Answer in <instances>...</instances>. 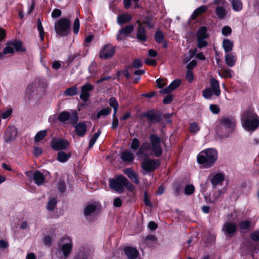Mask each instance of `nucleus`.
<instances>
[{
    "label": "nucleus",
    "mask_w": 259,
    "mask_h": 259,
    "mask_svg": "<svg viewBox=\"0 0 259 259\" xmlns=\"http://www.w3.org/2000/svg\"><path fill=\"white\" fill-rule=\"evenodd\" d=\"M149 139L150 143L147 142L143 143L137 152L136 155L140 159L148 158L149 156L148 152L151 150H152L156 157H160L163 153L160 138L155 134H152L150 135Z\"/></svg>",
    "instance_id": "f257e3e1"
},
{
    "label": "nucleus",
    "mask_w": 259,
    "mask_h": 259,
    "mask_svg": "<svg viewBox=\"0 0 259 259\" xmlns=\"http://www.w3.org/2000/svg\"><path fill=\"white\" fill-rule=\"evenodd\" d=\"M241 121L244 130L251 134L259 128V116L252 108L243 111Z\"/></svg>",
    "instance_id": "f03ea898"
},
{
    "label": "nucleus",
    "mask_w": 259,
    "mask_h": 259,
    "mask_svg": "<svg viewBox=\"0 0 259 259\" xmlns=\"http://www.w3.org/2000/svg\"><path fill=\"white\" fill-rule=\"evenodd\" d=\"M218 159V152L214 148H208L201 151L197 156V161L204 168L212 167Z\"/></svg>",
    "instance_id": "7ed1b4c3"
},
{
    "label": "nucleus",
    "mask_w": 259,
    "mask_h": 259,
    "mask_svg": "<svg viewBox=\"0 0 259 259\" xmlns=\"http://www.w3.org/2000/svg\"><path fill=\"white\" fill-rule=\"evenodd\" d=\"M55 30L60 36L68 35L71 31V22L68 18H62L55 23Z\"/></svg>",
    "instance_id": "20e7f679"
},
{
    "label": "nucleus",
    "mask_w": 259,
    "mask_h": 259,
    "mask_svg": "<svg viewBox=\"0 0 259 259\" xmlns=\"http://www.w3.org/2000/svg\"><path fill=\"white\" fill-rule=\"evenodd\" d=\"M15 51L17 52H25L26 48L23 46V42L19 39H15L9 40L6 42V46L3 49V54H14Z\"/></svg>",
    "instance_id": "39448f33"
},
{
    "label": "nucleus",
    "mask_w": 259,
    "mask_h": 259,
    "mask_svg": "<svg viewBox=\"0 0 259 259\" xmlns=\"http://www.w3.org/2000/svg\"><path fill=\"white\" fill-rule=\"evenodd\" d=\"M219 123L221 127H223L226 132L224 137L228 138L235 130L236 120L232 116H223L220 118Z\"/></svg>",
    "instance_id": "423d86ee"
},
{
    "label": "nucleus",
    "mask_w": 259,
    "mask_h": 259,
    "mask_svg": "<svg viewBox=\"0 0 259 259\" xmlns=\"http://www.w3.org/2000/svg\"><path fill=\"white\" fill-rule=\"evenodd\" d=\"M141 160V166L146 174H149L155 171L160 165L161 162L158 159L144 158Z\"/></svg>",
    "instance_id": "0eeeda50"
},
{
    "label": "nucleus",
    "mask_w": 259,
    "mask_h": 259,
    "mask_svg": "<svg viewBox=\"0 0 259 259\" xmlns=\"http://www.w3.org/2000/svg\"><path fill=\"white\" fill-rule=\"evenodd\" d=\"M125 179L126 177L122 175H116L114 178L109 179V187L115 191L119 193H122L124 190L123 184Z\"/></svg>",
    "instance_id": "6e6552de"
},
{
    "label": "nucleus",
    "mask_w": 259,
    "mask_h": 259,
    "mask_svg": "<svg viewBox=\"0 0 259 259\" xmlns=\"http://www.w3.org/2000/svg\"><path fill=\"white\" fill-rule=\"evenodd\" d=\"M115 53V47H112L111 44L105 45L99 52V57L101 59L108 60L111 58Z\"/></svg>",
    "instance_id": "1a4fd4ad"
},
{
    "label": "nucleus",
    "mask_w": 259,
    "mask_h": 259,
    "mask_svg": "<svg viewBox=\"0 0 259 259\" xmlns=\"http://www.w3.org/2000/svg\"><path fill=\"white\" fill-rule=\"evenodd\" d=\"M64 240H66V242L61 245V251L63 253V256L65 258H67L71 253L73 246L72 241L68 237H62L60 242H59V245H60L61 243H64Z\"/></svg>",
    "instance_id": "9d476101"
},
{
    "label": "nucleus",
    "mask_w": 259,
    "mask_h": 259,
    "mask_svg": "<svg viewBox=\"0 0 259 259\" xmlns=\"http://www.w3.org/2000/svg\"><path fill=\"white\" fill-rule=\"evenodd\" d=\"M237 230V225L234 223L227 221L222 228V231L224 234L230 238L233 237L235 235Z\"/></svg>",
    "instance_id": "9b49d317"
},
{
    "label": "nucleus",
    "mask_w": 259,
    "mask_h": 259,
    "mask_svg": "<svg viewBox=\"0 0 259 259\" xmlns=\"http://www.w3.org/2000/svg\"><path fill=\"white\" fill-rule=\"evenodd\" d=\"M52 149L56 151H62L68 148L69 143L67 140L63 139H53L51 142Z\"/></svg>",
    "instance_id": "f8f14e48"
},
{
    "label": "nucleus",
    "mask_w": 259,
    "mask_h": 259,
    "mask_svg": "<svg viewBox=\"0 0 259 259\" xmlns=\"http://www.w3.org/2000/svg\"><path fill=\"white\" fill-rule=\"evenodd\" d=\"M47 83L45 79L41 78H36L34 82L27 86L26 92L27 94H31V93L34 92V90L35 89H45L47 87Z\"/></svg>",
    "instance_id": "ddd939ff"
},
{
    "label": "nucleus",
    "mask_w": 259,
    "mask_h": 259,
    "mask_svg": "<svg viewBox=\"0 0 259 259\" xmlns=\"http://www.w3.org/2000/svg\"><path fill=\"white\" fill-rule=\"evenodd\" d=\"M143 116L146 117L152 123H160L162 120L160 112L155 113L153 109L148 110L143 113Z\"/></svg>",
    "instance_id": "4468645a"
},
{
    "label": "nucleus",
    "mask_w": 259,
    "mask_h": 259,
    "mask_svg": "<svg viewBox=\"0 0 259 259\" xmlns=\"http://www.w3.org/2000/svg\"><path fill=\"white\" fill-rule=\"evenodd\" d=\"M225 174L223 172H217L209 175L208 179L211 183L213 188L218 185H221L225 180Z\"/></svg>",
    "instance_id": "2eb2a0df"
},
{
    "label": "nucleus",
    "mask_w": 259,
    "mask_h": 259,
    "mask_svg": "<svg viewBox=\"0 0 259 259\" xmlns=\"http://www.w3.org/2000/svg\"><path fill=\"white\" fill-rule=\"evenodd\" d=\"M94 89V86L90 83H87L81 86L80 98L83 102H87L91 96L90 92L93 91Z\"/></svg>",
    "instance_id": "dca6fc26"
},
{
    "label": "nucleus",
    "mask_w": 259,
    "mask_h": 259,
    "mask_svg": "<svg viewBox=\"0 0 259 259\" xmlns=\"http://www.w3.org/2000/svg\"><path fill=\"white\" fill-rule=\"evenodd\" d=\"M17 135L16 128L12 127H8L5 132L4 139L6 143H9L15 139Z\"/></svg>",
    "instance_id": "f3484780"
},
{
    "label": "nucleus",
    "mask_w": 259,
    "mask_h": 259,
    "mask_svg": "<svg viewBox=\"0 0 259 259\" xmlns=\"http://www.w3.org/2000/svg\"><path fill=\"white\" fill-rule=\"evenodd\" d=\"M181 83V80L180 79H176L173 80L170 84L159 91V93L162 94H168L178 88Z\"/></svg>",
    "instance_id": "a211bd4d"
},
{
    "label": "nucleus",
    "mask_w": 259,
    "mask_h": 259,
    "mask_svg": "<svg viewBox=\"0 0 259 259\" xmlns=\"http://www.w3.org/2000/svg\"><path fill=\"white\" fill-rule=\"evenodd\" d=\"M134 29V25L132 24L126 25L125 27L122 28L119 30L118 33L117 34V39L118 40H121L123 38L122 35H128L133 31Z\"/></svg>",
    "instance_id": "6ab92c4d"
},
{
    "label": "nucleus",
    "mask_w": 259,
    "mask_h": 259,
    "mask_svg": "<svg viewBox=\"0 0 259 259\" xmlns=\"http://www.w3.org/2000/svg\"><path fill=\"white\" fill-rule=\"evenodd\" d=\"M123 172L135 184L137 185L139 184L140 181L138 175L132 168H126L123 169Z\"/></svg>",
    "instance_id": "aec40b11"
},
{
    "label": "nucleus",
    "mask_w": 259,
    "mask_h": 259,
    "mask_svg": "<svg viewBox=\"0 0 259 259\" xmlns=\"http://www.w3.org/2000/svg\"><path fill=\"white\" fill-rule=\"evenodd\" d=\"M123 251L128 259H135L139 254V251L136 248L131 246H125Z\"/></svg>",
    "instance_id": "412c9836"
},
{
    "label": "nucleus",
    "mask_w": 259,
    "mask_h": 259,
    "mask_svg": "<svg viewBox=\"0 0 259 259\" xmlns=\"http://www.w3.org/2000/svg\"><path fill=\"white\" fill-rule=\"evenodd\" d=\"M138 25L139 26L137 30L136 37L139 41L145 42L147 39L146 30L142 24H139Z\"/></svg>",
    "instance_id": "4be33fe9"
},
{
    "label": "nucleus",
    "mask_w": 259,
    "mask_h": 259,
    "mask_svg": "<svg viewBox=\"0 0 259 259\" xmlns=\"http://www.w3.org/2000/svg\"><path fill=\"white\" fill-rule=\"evenodd\" d=\"M210 87L213 91V94L217 97L219 96L221 94V90L220 88V83L219 81L215 78H211L210 80Z\"/></svg>",
    "instance_id": "5701e85b"
},
{
    "label": "nucleus",
    "mask_w": 259,
    "mask_h": 259,
    "mask_svg": "<svg viewBox=\"0 0 259 259\" xmlns=\"http://www.w3.org/2000/svg\"><path fill=\"white\" fill-rule=\"evenodd\" d=\"M87 131L86 124L83 122H80L77 123L75 126V132L77 136L83 137Z\"/></svg>",
    "instance_id": "b1692460"
},
{
    "label": "nucleus",
    "mask_w": 259,
    "mask_h": 259,
    "mask_svg": "<svg viewBox=\"0 0 259 259\" xmlns=\"http://www.w3.org/2000/svg\"><path fill=\"white\" fill-rule=\"evenodd\" d=\"M226 64L230 67H233L236 62L237 57L234 53H227L225 56Z\"/></svg>",
    "instance_id": "393cba45"
},
{
    "label": "nucleus",
    "mask_w": 259,
    "mask_h": 259,
    "mask_svg": "<svg viewBox=\"0 0 259 259\" xmlns=\"http://www.w3.org/2000/svg\"><path fill=\"white\" fill-rule=\"evenodd\" d=\"M33 180L37 186L42 185L45 181V178L44 174L39 170L34 171L33 175Z\"/></svg>",
    "instance_id": "a878e982"
},
{
    "label": "nucleus",
    "mask_w": 259,
    "mask_h": 259,
    "mask_svg": "<svg viewBox=\"0 0 259 259\" xmlns=\"http://www.w3.org/2000/svg\"><path fill=\"white\" fill-rule=\"evenodd\" d=\"M153 18V17L151 15L147 14L144 16L143 19L141 22L138 21L137 23L138 24H142L143 26V25H146L150 29L153 28L154 27V25L152 24Z\"/></svg>",
    "instance_id": "bb28decb"
},
{
    "label": "nucleus",
    "mask_w": 259,
    "mask_h": 259,
    "mask_svg": "<svg viewBox=\"0 0 259 259\" xmlns=\"http://www.w3.org/2000/svg\"><path fill=\"white\" fill-rule=\"evenodd\" d=\"M208 10V8L206 6H201L200 7L197 8L193 12L191 16L192 20H195L199 16L205 13Z\"/></svg>",
    "instance_id": "cd10ccee"
},
{
    "label": "nucleus",
    "mask_w": 259,
    "mask_h": 259,
    "mask_svg": "<svg viewBox=\"0 0 259 259\" xmlns=\"http://www.w3.org/2000/svg\"><path fill=\"white\" fill-rule=\"evenodd\" d=\"M120 157L124 162H133L135 158L134 154L128 150L122 152Z\"/></svg>",
    "instance_id": "c85d7f7f"
},
{
    "label": "nucleus",
    "mask_w": 259,
    "mask_h": 259,
    "mask_svg": "<svg viewBox=\"0 0 259 259\" xmlns=\"http://www.w3.org/2000/svg\"><path fill=\"white\" fill-rule=\"evenodd\" d=\"M222 46L224 51L225 53H227L230 52L232 50L234 46V43L233 41H231L228 38H225L223 40Z\"/></svg>",
    "instance_id": "c756f323"
},
{
    "label": "nucleus",
    "mask_w": 259,
    "mask_h": 259,
    "mask_svg": "<svg viewBox=\"0 0 259 259\" xmlns=\"http://www.w3.org/2000/svg\"><path fill=\"white\" fill-rule=\"evenodd\" d=\"M132 19V16L128 14H121L117 17L118 23L120 25H122L130 22Z\"/></svg>",
    "instance_id": "7c9ffc66"
},
{
    "label": "nucleus",
    "mask_w": 259,
    "mask_h": 259,
    "mask_svg": "<svg viewBox=\"0 0 259 259\" xmlns=\"http://www.w3.org/2000/svg\"><path fill=\"white\" fill-rule=\"evenodd\" d=\"M70 153H66L63 151H60L57 153V160L60 162H65L71 157Z\"/></svg>",
    "instance_id": "2f4dec72"
},
{
    "label": "nucleus",
    "mask_w": 259,
    "mask_h": 259,
    "mask_svg": "<svg viewBox=\"0 0 259 259\" xmlns=\"http://www.w3.org/2000/svg\"><path fill=\"white\" fill-rule=\"evenodd\" d=\"M207 28L206 26H203L198 30L196 33L197 38H207L209 34L207 32Z\"/></svg>",
    "instance_id": "473e14b6"
},
{
    "label": "nucleus",
    "mask_w": 259,
    "mask_h": 259,
    "mask_svg": "<svg viewBox=\"0 0 259 259\" xmlns=\"http://www.w3.org/2000/svg\"><path fill=\"white\" fill-rule=\"evenodd\" d=\"M78 94V89L76 85L67 88L64 92L65 96H73Z\"/></svg>",
    "instance_id": "72a5a7b5"
},
{
    "label": "nucleus",
    "mask_w": 259,
    "mask_h": 259,
    "mask_svg": "<svg viewBox=\"0 0 259 259\" xmlns=\"http://www.w3.org/2000/svg\"><path fill=\"white\" fill-rule=\"evenodd\" d=\"M97 210V206L93 204H88L84 208L83 214L84 216H89L92 213L96 211Z\"/></svg>",
    "instance_id": "f704fd0d"
},
{
    "label": "nucleus",
    "mask_w": 259,
    "mask_h": 259,
    "mask_svg": "<svg viewBox=\"0 0 259 259\" xmlns=\"http://www.w3.org/2000/svg\"><path fill=\"white\" fill-rule=\"evenodd\" d=\"M233 10L235 12H239L243 8V4L241 0H230Z\"/></svg>",
    "instance_id": "c9c22d12"
},
{
    "label": "nucleus",
    "mask_w": 259,
    "mask_h": 259,
    "mask_svg": "<svg viewBox=\"0 0 259 259\" xmlns=\"http://www.w3.org/2000/svg\"><path fill=\"white\" fill-rule=\"evenodd\" d=\"M70 117V114L69 112L64 111L60 112L58 115V119L62 122L67 121Z\"/></svg>",
    "instance_id": "e433bc0d"
},
{
    "label": "nucleus",
    "mask_w": 259,
    "mask_h": 259,
    "mask_svg": "<svg viewBox=\"0 0 259 259\" xmlns=\"http://www.w3.org/2000/svg\"><path fill=\"white\" fill-rule=\"evenodd\" d=\"M227 13L225 8L223 7L218 6L215 9V14L219 19H223Z\"/></svg>",
    "instance_id": "4c0bfd02"
},
{
    "label": "nucleus",
    "mask_w": 259,
    "mask_h": 259,
    "mask_svg": "<svg viewBox=\"0 0 259 259\" xmlns=\"http://www.w3.org/2000/svg\"><path fill=\"white\" fill-rule=\"evenodd\" d=\"M111 112V109L110 107H107L101 109L96 114V119H99L101 116H106L109 115Z\"/></svg>",
    "instance_id": "58836bf2"
},
{
    "label": "nucleus",
    "mask_w": 259,
    "mask_h": 259,
    "mask_svg": "<svg viewBox=\"0 0 259 259\" xmlns=\"http://www.w3.org/2000/svg\"><path fill=\"white\" fill-rule=\"evenodd\" d=\"M101 130H99L96 133L94 134V135L93 136V137H92V138L90 139V140L89 141V146H88L89 149H90L93 148L94 145L96 143V141L98 139V138L100 136V135H101Z\"/></svg>",
    "instance_id": "ea45409f"
},
{
    "label": "nucleus",
    "mask_w": 259,
    "mask_h": 259,
    "mask_svg": "<svg viewBox=\"0 0 259 259\" xmlns=\"http://www.w3.org/2000/svg\"><path fill=\"white\" fill-rule=\"evenodd\" d=\"M154 38L157 43L160 44L162 42L164 38L163 33L159 30H157L155 33Z\"/></svg>",
    "instance_id": "a19ab883"
},
{
    "label": "nucleus",
    "mask_w": 259,
    "mask_h": 259,
    "mask_svg": "<svg viewBox=\"0 0 259 259\" xmlns=\"http://www.w3.org/2000/svg\"><path fill=\"white\" fill-rule=\"evenodd\" d=\"M57 203V199L55 198L50 199L47 206L48 210L52 211L55 208Z\"/></svg>",
    "instance_id": "79ce46f5"
},
{
    "label": "nucleus",
    "mask_w": 259,
    "mask_h": 259,
    "mask_svg": "<svg viewBox=\"0 0 259 259\" xmlns=\"http://www.w3.org/2000/svg\"><path fill=\"white\" fill-rule=\"evenodd\" d=\"M47 135V131L46 130H42L35 135L34 137V141L36 142H38L43 140Z\"/></svg>",
    "instance_id": "37998d69"
},
{
    "label": "nucleus",
    "mask_w": 259,
    "mask_h": 259,
    "mask_svg": "<svg viewBox=\"0 0 259 259\" xmlns=\"http://www.w3.org/2000/svg\"><path fill=\"white\" fill-rule=\"evenodd\" d=\"M57 188L60 195H62L66 190L65 182L60 180L57 184Z\"/></svg>",
    "instance_id": "c03bdc74"
},
{
    "label": "nucleus",
    "mask_w": 259,
    "mask_h": 259,
    "mask_svg": "<svg viewBox=\"0 0 259 259\" xmlns=\"http://www.w3.org/2000/svg\"><path fill=\"white\" fill-rule=\"evenodd\" d=\"M213 94V91L208 87L206 88L202 92L203 97L206 99H210Z\"/></svg>",
    "instance_id": "a18cd8bd"
},
{
    "label": "nucleus",
    "mask_w": 259,
    "mask_h": 259,
    "mask_svg": "<svg viewBox=\"0 0 259 259\" xmlns=\"http://www.w3.org/2000/svg\"><path fill=\"white\" fill-rule=\"evenodd\" d=\"M251 226L250 222L248 220H244L240 222L239 227L240 230H244L249 229Z\"/></svg>",
    "instance_id": "49530a36"
},
{
    "label": "nucleus",
    "mask_w": 259,
    "mask_h": 259,
    "mask_svg": "<svg viewBox=\"0 0 259 259\" xmlns=\"http://www.w3.org/2000/svg\"><path fill=\"white\" fill-rule=\"evenodd\" d=\"M140 142L138 139L136 138H134L132 139V143L131 145V149H132L133 150L135 151L137 150H138L140 146Z\"/></svg>",
    "instance_id": "de8ad7c7"
},
{
    "label": "nucleus",
    "mask_w": 259,
    "mask_h": 259,
    "mask_svg": "<svg viewBox=\"0 0 259 259\" xmlns=\"http://www.w3.org/2000/svg\"><path fill=\"white\" fill-rule=\"evenodd\" d=\"M109 104L111 107H112L113 110L115 109H118L119 104L115 97H111L109 100Z\"/></svg>",
    "instance_id": "09e8293b"
},
{
    "label": "nucleus",
    "mask_w": 259,
    "mask_h": 259,
    "mask_svg": "<svg viewBox=\"0 0 259 259\" xmlns=\"http://www.w3.org/2000/svg\"><path fill=\"white\" fill-rule=\"evenodd\" d=\"M124 188L130 192H133L135 190V186L126 178L123 184V188Z\"/></svg>",
    "instance_id": "8fccbe9b"
},
{
    "label": "nucleus",
    "mask_w": 259,
    "mask_h": 259,
    "mask_svg": "<svg viewBox=\"0 0 259 259\" xmlns=\"http://www.w3.org/2000/svg\"><path fill=\"white\" fill-rule=\"evenodd\" d=\"M70 123L73 124H77L78 120V115L76 111H73L70 115Z\"/></svg>",
    "instance_id": "3c124183"
},
{
    "label": "nucleus",
    "mask_w": 259,
    "mask_h": 259,
    "mask_svg": "<svg viewBox=\"0 0 259 259\" xmlns=\"http://www.w3.org/2000/svg\"><path fill=\"white\" fill-rule=\"evenodd\" d=\"M195 191V187L193 185H187L186 186L184 193L187 195H191Z\"/></svg>",
    "instance_id": "603ef678"
},
{
    "label": "nucleus",
    "mask_w": 259,
    "mask_h": 259,
    "mask_svg": "<svg viewBox=\"0 0 259 259\" xmlns=\"http://www.w3.org/2000/svg\"><path fill=\"white\" fill-rule=\"evenodd\" d=\"M131 68L132 66L130 65H127L125 66L124 70H121L122 75H124L127 79H130L131 77L129 71Z\"/></svg>",
    "instance_id": "864d4df0"
},
{
    "label": "nucleus",
    "mask_w": 259,
    "mask_h": 259,
    "mask_svg": "<svg viewBox=\"0 0 259 259\" xmlns=\"http://www.w3.org/2000/svg\"><path fill=\"white\" fill-rule=\"evenodd\" d=\"M205 39L206 38H197V46L199 49L204 48L207 46L208 43Z\"/></svg>",
    "instance_id": "5fc2aeb1"
},
{
    "label": "nucleus",
    "mask_w": 259,
    "mask_h": 259,
    "mask_svg": "<svg viewBox=\"0 0 259 259\" xmlns=\"http://www.w3.org/2000/svg\"><path fill=\"white\" fill-rule=\"evenodd\" d=\"M80 28V23L79 20L78 18H76L73 25V31L74 34H77Z\"/></svg>",
    "instance_id": "6e6d98bb"
},
{
    "label": "nucleus",
    "mask_w": 259,
    "mask_h": 259,
    "mask_svg": "<svg viewBox=\"0 0 259 259\" xmlns=\"http://www.w3.org/2000/svg\"><path fill=\"white\" fill-rule=\"evenodd\" d=\"M200 130V128L196 122H192L190 124L189 131L192 133H196Z\"/></svg>",
    "instance_id": "4d7b16f0"
},
{
    "label": "nucleus",
    "mask_w": 259,
    "mask_h": 259,
    "mask_svg": "<svg viewBox=\"0 0 259 259\" xmlns=\"http://www.w3.org/2000/svg\"><path fill=\"white\" fill-rule=\"evenodd\" d=\"M132 68H139L143 66V63L139 59H135L133 60L132 64L131 65Z\"/></svg>",
    "instance_id": "13d9d810"
},
{
    "label": "nucleus",
    "mask_w": 259,
    "mask_h": 259,
    "mask_svg": "<svg viewBox=\"0 0 259 259\" xmlns=\"http://www.w3.org/2000/svg\"><path fill=\"white\" fill-rule=\"evenodd\" d=\"M232 29L229 26H225L222 28V33L224 36H227L231 34Z\"/></svg>",
    "instance_id": "bf43d9fd"
},
{
    "label": "nucleus",
    "mask_w": 259,
    "mask_h": 259,
    "mask_svg": "<svg viewBox=\"0 0 259 259\" xmlns=\"http://www.w3.org/2000/svg\"><path fill=\"white\" fill-rule=\"evenodd\" d=\"M209 110L214 114H218L220 112V108L218 105L215 104H210L209 106Z\"/></svg>",
    "instance_id": "052dcab7"
},
{
    "label": "nucleus",
    "mask_w": 259,
    "mask_h": 259,
    "mask_svg": "<svg viewBox=\"0 0 259 259\" xmlns=\"http://www.w3.org/2000/svg\"><path fill=\"white\" fill-rule=\"evenodd\" d=\"M250 238L254 241H259V231L255 230L250 234Z\"/></svg>",
    "instance_id": "680f3d73"
},
{
    "label": "nucleus",
    "mask_w": 259,
    "mask_h": 259,
    "mask_svg": "<svg viewBox=\"0 0 259 259\" xmlns=\"http://www.w3.org/2000/svg\"><path fill=\"white\" fill-rule=\"evenodd\" d=\"M232 70L230 69H225L222 71L223 76L224 78H231Z\"/></svg>",
    "instance_id": "e2e57ef3"
},
{
    "label": "nucleus",
    "mask_w": 259,
    "mask_h": 259,
    "mask_svg": "<svg viewBox=\"0 0 259 259\" xmlns=\"http://www.w3.org/2000/svg\"><path fill=\"white\" fill-rule=\"evenodd\" d=\"M186 77L189 82H192L194 80V74L192 70H187Z\"/></svg>",
    "instance_id": "0e129e2a"
},
{
    "label": "nucleus",
    "mask_w": 259,
    "mask_h": 259,
    "mask_svg": "<svg viewBox=\"0 0 259 259\" xmlns=\"http://www.w3.org/2000/svg\"><path fill=\"white\" fill-rule=\"evenodd\" d=\"M173 101V96L171 94L167 95L163 100V103L164 104H169Z\"/></svg>",
    "instance_id": "69168bd1"
},
{
    "label": "nucleus",
    "mask_w": 259,
    "mask_h": 259,
    "mask_svg": "<svg viewBox=\"0 0 259 259\" xmlns=\"http://www.w3.org/2000/svg\"><path fill=\"white\" fill-rule=\"evenodd\" d=\"M80 56V53H76L73 55H69L67 57V62L70 64L75 59Z\"/></svg>",
    "instance_id": "338daca9"
},
{
    "label": "nucleus",
    "mask_w": 259,
    "mask_h": 259,
    "mask_svg": "<svg viewBox=\"0 0 259 259\" xmlns=\"http://www.w3.org/2000/svg\"><path fill=\"white\" fill-rule=\"evenodd\" d=\"M144 202L146 206L151 207L152 204L150 199L148 198V193L145 191L144 194Z\"/></svg>",
    "instance_id": "774afa93"
}]
</instances>
